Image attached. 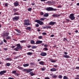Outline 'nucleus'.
Masks as SVG:
<instances>
[{"label": "nucleus", "instance_id": "nucleus-1", "mask_svg": "<svg viewBox=\"0 0 79 79\" xmlns=\"http://www.w3.org/2000/svg\"><path fill=\"white\" fill-rule=\"evenodd\" d=\"M23 24L26 26H29V25H31V24L29 23V19L24 20Z\"/></svg>", "mask_w": 79, "mask_h": 79}, {"label": "nucleus", "instance_id": "nucleus-2", "mask_svg": "<svg viewBox=\"0 0 79 79\" xmlns=\"http://www.w3.org/2000/svg\"><path fill=\"white\" fill-rule=\"evenodd\" d=\"M46 10L48 11H56V9H54L53 7H49L46 9Z\"/></svg>", "mask_w": 79, "mask_h": 79}, {"label": "nucleus", "instance_id": "nucleus-3", "mask_svg": "<svg viewBox=\"0 0 79 79\" xmlns=\"http://www.w3.org/2000/svg\"><path fill=\"white\" fill-rule=\"evenodd\" d=\"M74 14L73 13L71 14L70 15L69 18L71 19V20H74L75 19V17L74 16Z\"/></svg>", "mask_w": 79, "mask_h": 79}, {"label": "nucleus", "instance_id": "nucleus-4", "mask_svg": "<svg viewBox=\"0 0 79 79\" xmlns=\"http://www.w3.org/2000/svg\"><path fill=\"white\" fill-rule=\"evenodd\" d=\"M35 22L36 23H37L38 24H39L40 25H42L43 24V22H42L40 20H35Z\"/></svg>", "mask_w": 79, "mask_h": 79}, {"label": "nucleus", "instance_id": "nucleus-5", "mask_svg": "<svg viewBox=\"0 0 79 79\" xmlns=\"http://www.w3.org/2000/svg\"><path fill=\"white\" fill-rule=\"evenodd\" d=\"M17 47L19 49L21 50L22 49V46H21L20 44H16Z\"/></svg>", "mask_w": 79, "mask_h": 79}, {"label": "nucleus", "instance_id": "nucleus-6", "mask_svg": "<svg viewBox=\"0 0 79 79\" xmlns=\"http://www.w3.org/2000/svg\"><path fill=\"white\" fill-rule=\"evenodd\" d=\"M19 16H15V17L14 18H13V21H18L19 19Z\"/></svg>", "mask_w": 79, "mask_h": 79}, {"label": "nucleus", "instance_id": "nucleus-7", "mask_svg": "<svg viewBox=\"0 0 79 79\" xmlns=\"http://www.w3.org/2000/svg\"><path fill=\"white\" fill-rule=\"evenodd\" d=\"M14 5L15 6H18L19 5V3L18 2L16 1L14 3Z\"/></svg>", "mask_w": 79, "mask_h": 79}, {"label": "nucleus", "instance_id": "nucleus-8", "mask_svg": "<svg viewBox=\"0 0 79 79\" xmlns=\"http://www.w3.org/2000/svg\"><path fill=\"white\" fill-rule=\"evenodd\" d=\"M6 72L5 70L2 71L0 72V75H3L5 73H6Z\"/></svg>", "mask_w": 79, "mask_h": 79}, {"label": "nucleus", "instance_id": "nucleus-9", "mask_svg": "<svg viewBox=\"0 0 79 79\" xmlns=\"http://www.w3.org/2000/svg\"><path fill=\"white\" fill-rule=\"evenodd\" d=\"M60 16V15H58L56 14H53L52 15V16L54 18H55V17H56V18H57V17H59V16Z\"/></svg>", "mask_w": 79, "mask_h": 79}, {"label": "nucleus", "instance_id": "nucleus-10", "mask_svg": "<svg viewBox=\"0 0 79 79\" xmlns=\"http://www.w3.org/2000/svg\"><path fill=\"white\" fill-rule=\"evenodd\" d=\"M40 55L42 56H45L47 55V53L46 52H42L40 54Z\"/></svg>", "mask_w": 79, "mask_h": 79}, {"label": "nucleus", "instance_id": "nucleus-11", "mask_svg": "<svg viewBox=\"0 0 79 79\" xmlns=\"http://www.w3.org/2000/svg\"><path fill=\"white\" fill-rule=\"evenodd\" d=\"M9 35V33H3V35L4 37H7Z\"/></svg>", "mask_w": 79, "mask_h": 79}, {"label": "nucleus", "instance_id": "nucleus-12", "mask_svg": "<svg viewBox=\"0 0 79 79\" xmlns=\"http://www.w3.org/2000/svg\"><path fill=\"white\" fill-rule=\"evenodd\" d=\"M57 69L55 68H53L50 69L51 71H52V72L56 71H57Z\"/></svg>", "mask_w": 79, "mask_h": 79}, {"label": "nucleus", "instance_id": "nucleus-13", "mask_svg": "<svg viewBox=\"0 0 79 79\" xmlns=\"http://www.w3.org/2000/svg\"><path fill=\"white\" fill-rule=\"evenodd\" d=\"M42 43V41L38 40L36 42L35 44H41Z\"/></svg>", "mask_w": 79, "mask_h": 79}, {"label": "nucleus", "instance_id": "nucleus-14", "mask_svg": "<svg viewBox=\"0 0 79 79\" xmlns=\"http://www.w3.org/2000/svg\"><path fill=\"white\" fill-rule=\"evenodd\" d=\"M55 23H56V22L51 21L49 23V25H54V24H55Z\"/></svg>", "mask_w": 79, "mask_h": 79}, {"label": "nucleus", "instance_id": "nucleus-15", "mask_svg": "<svg viewBox=\"0 0 79 79\" xmlns=\"http://www.w3.org/2000/svg\"><path fill=\"white\" fill-rule=\"evenodd\" d=\"M32 70H33V69H27V73H30V72H31V71H32Z\"/></svg>", "mask_w": 79, "mask_h": 79}, {"label": "nucleus", "instance_id": "nucleus-16", "mask_svg": "<svg viewBox=\"0 0 79 79\" xmlns=\"http://www.w3.org/2000/svg\"><path fill=\"white\" fill-rule=\"evenodd\" d=\"M29 74L31 76H34L35 74L33 73V72H30L29 73Z\"/></svg>", "mask_w": 79, "mask_h": 79}, {"label": "nucleus", "instance_id": "nucleus-17", "mask_svg": "<svg viewBox=\"0 0 79 79\" xmlns=\"http://www.w3.org/2000/svg\"><path fill=\"white\" fill-rule=\"evenodd\" d=\"M29 66V64H23L24 67H27V66Z\"/></svg>", "mask_w": 79, "mask_h": 79}, {"label": "nucleus", "instance_id": "nucleus-18", "mask_svg": "<svg viewBox=\"0 0 79 79\" xmlns=\"http://www.w3.org/2000/svg\"><path fill=\"white\" fill-rule=\"evenodd\" d=\"M39 63V64H41V65H44V62L43 61H41Z\"/></svg>", "mask_w": 79, "mask_h": 79}, {"label": "nucleus", "instance_id": "nucleus-19", "mask_svg": "<svg viewBox=\"0 0 79 79\" xmlns=\"http://www.w3.org/2000/svg\"><path fill=\"white\" fill-rule=\"evenodd\" d=\"M49 15L48 13H46L45 14H44V15L43 16L44 17H48V16H49Z\"/></svg>", "mask_w": 79, "mask_h": 79}, {"label": "nucleus", "instance_id": "nucleus-20", "mask_svg": "<svg viewBox=\"0 0 79 79\" xmlns=\"http://www.w3.org/2000/svg\"><path fill=\"white\" fill-rule=\"evenodd\" d=\"M57 77H58V76L56 75L55 74L53 75L52 76V77L53 78H54V79H56Z\"/></svg>", "mask_w": 79, "mask_h": 79}, {"label": "nucleus", "instance_id": "nucleus-21", "mask_svg": "<svg viewBox=\"0 0 79 79\" xmlns=\"http://www.w3.org/2000/svg\"><path fill=\"white\" fill-rule=\"evenodd\" d=\"M26 29L27 31H31V27H28L26 28Z\"/></svg>", "mask_w": 79, "mask_h": 79}, {"label": "nucleus", "instance_id": "nucleus-22", "mask_svg": "<svg viewBox=\"0 0 79 79\" xmlns=\"http://www.w3.org/2000/svg\"><path fill=\"white\" fill-rule=\"evenodd\" d=\"M27 55L31 56L32 55V52H28L27 53Z\"/></svg>", "mask_w": 79, "mask_h": 79}, {"label": "nucleus", "instance_id": "nucleus-23", "mask_svg": "<svg viewBox=\"0 0 79 79\" xmlns=\"http://www.w3.org/2000/svg\"><path fill=\"white\" fill-rule=\"evenodd\" d=\"M31 44H35V41L32 40L31 41Z\"/></svg>", "mask_w": 79, "mask_h": 79}, {"label": "nucleus", "instance_id": "nucleus-24", "mask_svg": "<svg viewBox=\"0 0 79 79\" xmlns=\"http://www.w3.org/2000/svg\"><path fill=\"white\" fill-rule=\"evenodd\" d=\"M45 19H46L44 17L41 18L40 19V21H44V20H45Z\"/></svg>", "mask_w": 79, "mask_h": 79}, {"label": "nucleus", "instance_id": "nucleus-25", "mask_svg": "<svg viewBox=\"0 0 79 79\" xmlns=\"http://www.w3.org/2000/svg\"><path fill=\"white\" fill-rule=\"evenodd\" d=\"M46 69V68L45 67H43V68H41V70L42 71H45Z\"/></svg>", "mask_w": 79, "mask_h": 79}, {"label": "nucleus", "instance_id": "nucleus-26", "mask_svg": "<svg viewBox=\"0 0 79 79\" xmlns=\"http://www.w3.org/2000/svg\"><path fill=\"white\" fill-rule=\"evenodd\" d=\"M14 50H15V51H18L19 50V49L17 47L16 48H15L14 49Z\"/></svg>", "mask_w": 79, "mask_h": 79}, {"label": "nucleus", "instance_id": "nucleus-27", "mask_svg": "<svg viewBox=\"0 0 79 79\" xmlns=\"http://www.w3.org/2000/svg\"><path fill=\"white\" fill-rule=\"evenodd\" d=\"M20 42L21 43H25L26 42V40H23L20 41Z\"/></svg>", "mask_w": 79, "mask_h": 79}, {"label": "nucleus", "instance_id": "nucleus-28", "mask_svg": "<svg viewBox=\"0 0 79 79\" xmlns=\"http://www.w3.org/2000/svg\"><path fill=\"white\" fill-rule=\"evenodd\" d=\"M63 56L64 58H69V56L67 55H64Z\"/></svg>", "mask_w": 79, "mask_h": 79}, {"label": "nucleus", "instance_id": "nucleus-29", "mask_svg": "<svg viewBox=\"0 0 79 79\" xmlns=\"http://www.w3.org/2000/svg\"><path fill=\"white\" fill-rule=\"evenodd\" d=\"M11 65V64L10 63H7L6 64V66H10Z\"/></svg>", "mask_w": 79, "mask_h": 79}, {"label": "nucleus", "instance_id": "nucleus-30", "mask_svg": "<svg viewBox=\"0 0 79 79\" xmlns=\"http://www.w3.org/2000/svg\"><path fill=\"white\" fill-rule=\"evenodd\" d=\"M58 77L59 78V79H62L63 78V76H62L61 75H59Z\"/></svg>", "mask_w": 79, "mask_h": 79}, {"label": "nucleus", "instance_id": "nucleus-31", "mask_svg": "<svg viewBox=\"0 0 79 79\" xmlns=\"http://www.w3.org/2000/svg\"><path fill=\"white\" fill-rule=\"evenodd\" d=\"M50 61H51V62H52V63H55V62H56V61H57V60H49Z\"/></svg>", "mask_w": 79, "mask_h": 79}, {"label": "nucleus", "instance_id": "nucleus-32", "mask_svg": "<svg viewBox=\"0 0 79 79\" xmlns=\"http://www.w3.org/2000/svg\"><path fill=\"white\" fill-rule=\"evenodd\" d=\"M17 68L19 69H23V68L21 67L20 66H18Z\"/></svg>", "mask_w": 79, "mask_h": 79}, {"label": "nucleus", "instance_id": "nucleus-33", "mask_svg": "<svg viewBox=\"0 0 79 79\" xmlns=\"http://www.w3.org/2000/svg\"><path fill=\"white\" fill-rule=\"evenodd\" d=\"M31 47L33 49H34V48H37V46H31Z\"/></svg>", "mask_w": 79, "mask_h": 79}, {"label": "nucleus", "instance_id": "nucleus-34", "mask_svg": "<svg viewBox=\"0 0 79 79\" xmlns=\"http://www.w3.org/2000/svg\"><path fill=\"white\" fill-rule=\"evenodd\" d=\"M63 79H68V77H66V76H64L63 77Z\"/></svg>", "mask_w": 79, "mask_h": 79}, {"label": "nucleus", "instance_id": "nucleus-35", "mask_svg": "<svg viewBox=\"0 0 79 79\" xmlns=\"http://www.w3.org/2000/svg\"><path fill=\"white\" fill-rule=\"evenodd\" d=\"M13 11H14V12H16V11H18L17 9L14 8L13 9Z\"/></svg>", "mask_w": 79, "mask_h": 79}, {"label": "nucleus", "instance_id": "nucleus-36", "mask_svg": "<svg viewBox=\"0 0 79 79\" xmlns=\"http://www.w3.org/2000/svg\"><path fill=\"white\" fill-rule=\"evenodd\" d=\"M6 39H7V40H8V39H11V37L8 36L7 37H6Z\"/></svg>", "mask_w": 79, "mask_h": 79}, {"label": "nucleus", "instance_id": "nucleus-37", "mask_svg": "<svg viewBox=\"0 0 79 79\" xmlns=\"http://www.w3.org/2000/svg\"><path fill=\"white\" fill-rule=\"evenodd\" d=\"M16 70H14L12 71L13 74H16Z\"/></svg>", "mask_w": 79, "mask_h": 79}, {"label": "nucleus", "instance_id": "nucleus-38", "mask_svg": "<svg viewBox=\"0 0 79 79\" xmlns=\"http://www.w3.org/2000/svg\"><path fill=\"white\" fill-rule=\"evenodd\" d=\"M16 31H17V32H18V33H19V34H21V31H20L18 30H16Z\"/></svg>", "mask_w": 79, "mask_h": 79}, {"label": "nucleus", "instance_id": "nucleus-39", "mask_svg": "<svg viewBox=\"0 0 79 79\" xmlns=\"http://www.w3.org/2000/svg\"><path fill=\"white\" fill-rule=\"evenodd\" d=\"M42 36H40L38 37L39 39H42Z\"/></svg>", "mask_w": 79, "mask_h": 79}, {"label": "nucleus", "instance_id": "nucleus-40", "mask_svg": "<svg viewBox=\"0 0 79 79\" xmlns=\"http://www.w3.org/2000/svg\"><path fill=\"white\" fill-rule=\"evenodd\" d=\"M46 28L47 29H50V28H51V27L50 26H46Z\"/></svg>", "mask_w": 79, "mask_h": 79}, {"label": "nucleus", "instance_id": "nucleus-41", "mask_svg": "<svg viewBox=\"0 0 79 79\" xmlns=\"http://www.w3.org/2000/svg\"><path fill=\"white\" fill-rule=\"evenodd\" d=\"M42 34L43 35H47V33H46L44 32V33H42Z\"/></svg>", "mask_w": 79, "mask_h": 79}, {"label": "nucleus", "instance_id": "nucleus-42", "mask_svg": "<svg viewBox=\"0 0 79 79\" xmlns=\"http://www.w3.org/2000/svg\"><path fill=\"white\" fill-rule=\"evenodd\" d=\"M28 10L29 11H31L32 10V8H29L28 9Z\"/></svg>", "mask_w": 79, "mask_h": 79}, {"label": "nucleus", "instance_id": "nucleus-43", "mask_svg": "<svg viewBox=\"0 0 79 79\" xmlns=\"http://www.w3.org/2000/svg\"><path fill=\"white\" fill-rule=\"evenodd\" d=\"M14 15H19V13H15L14 14Z\"/></svg>", "mask_w": 79, "mask_h": 79}, {"label": "nucleus", "instance_id": "nucleus-44", "mask_svg": "<svg viewBox=\"0 0 79 79\" xmlns=\"http://www.w3.org/2000/svg\"><path fill=\"white\" fill-rule=\"evenodd\" d=\"M44 50H48V49L47 48H44Z\"/></svg>", "mask_w": 79, "mask_h": 79}, {"label": "nucleus", "instance_id": "nucleus-45", "mask_svg": "<svg viewBox=\"0 0 79 79\" xmlns=\"http://www.w3.org/2000/svg\"><path fill=\"white\" fill-rule=\"evenodd\" d=\"M8 79H15L13 77H10L8 78Z\"/></svg>", "mask_w": 79, "mask_h": 79}, {"label": "nucleus", "instance_id": "nucleus-46", "mask_svg": "<svg viewBox=\"0 0 79 79\" xmlns=\"http://www.w3.org/2000/svg\"><path fill=\"white\" fill-rule=\"evenodd\" d=\"M45 79H50V78H49L48 77H46L45 78Z\"/></svg>", "mask_w": 79, "mask_h": 79}, {"label": "nucleus", "instance_id": "nucleus-47", "mask_svg": "<svg viewBox=\"0 0 79 79\" xmlns=\"http://www.w3.org/2000/svg\"><path fill=\"white\" fill-rule=\"evenodd\" d=\"M3 41L4 42H5V43H6V42H7L6 41V40L5 39L3 40Z\"/></svg>", "mask_w": 79, "mask_h": 79}, {"label": "nucleus", "instance_id": "nucleus-48", "mask_svg": "<svg viewBox=\"0 0 79 79\" xmlns=\"http://www.w3.org/2000/svg\"><path fill=\"white\" fill-rule=\"evenodd\" d=\"M44 46L45 47H48V45L47 44H45Z\"/></svg>", "mask_w": 79, "mask_h": 79}, {"label": "nucleus", "instance_id": "nucleus-49", "mask_svg": "<svg viewBox=\"0 0 79 79\" xmlns=\"http://www.w3.org/2000/svg\"><path fill=\"white\" fill-rule=\"evenodd\" d=\"M75 69H79V67H76Z\"/></svg>", "mask_w": 79, "mask_h": 79}, {"label": "nucleus", "instance_id": "nucleus-50", "mask_svg": "<svg viewBox=\"0 0 79 79\" xmlns=\"http://www.w3.org/2000/svg\"><path fill=\"white\" fill-rule=\"evenodd\" d=\"M39 24H37L36 25V27H39Z\"/></svg>", "mask_w": 79, "mask_h": 79}, {"label": "nucleus", "instance_id": "nucleus-51", "mask_svg": "<svg viewBox=\"0 0 79 79\" xmlns=\"http://www.w3.org/2000/svg\"><path fill=\"white\" fill-rule=\"evenodd\" d=\"M27 47L28 48H31V46L30 45H29L27 46Z\"/></svg>", "mask_w": 79, "mask_h": 79}, {"label": "nucleus", "instance_id": "nucleus-52", "mask_svg": "<svg viewBox=\"0 0 79 79\" xmlns=\"http://www.w3.org/2000/svg\"><path fill=\"white\" fill-rule=\"evenodd\" d=\"M40 14L41 15H44V12H41Z\"/></svg>", "mask_w": 79, "mask_h": 79}, {"label": "nucleus", "instance_id": "nucleus-53", "mask_svg": "<svg viewBox=\"0 0 79 79\" xmlns=\"http://www.w3.org/2000/svg\"><path fill=\"white\" fill-rule=\"evenodd\" d=\"M15 75H16L17 76H19V75L18 73H16L15 74Z\"/></svg>", "mask_w": 79, "mask_h": 79}, {"label": "nucleus", "instance_id": "nucleus-54", "mask_svg": "<svg viewBox=\"0 0 79 79\" xmlns=\"http://www.w3.org/2000/svg\"><path fill=\"white\" fill-rule=\"evenodd\" d=\"M8 5V4L7 3H6L5 4V6H7Z\"/></svg>", "mask_w": 79, "mask_h": 79}, {"label": "nucleus", "instance_id": "nucleus-55", "mask_svg": "<svg viewBox=\"0 0 79 79\" xmlns=\"http://www.w3.org/2000/svg\"><path fill=\"white\" fill-rule=\"evenodd\" d=\"M17 53L16 52H14L13 53V54L14 55H15V54H16Z\"/></svg>", "mask_w": 79, "mask_h": 79}, {"label": "nucleus", "instance_id": "nucleus-56", "mask_svg": "<svg viewBox=\"0 0 79 79\" xmlns=\"http://www.w3.org/2000/svg\"><path fill=\"white\" fill-rule=\"evenodd\" d=\"M54 35H51L50 37H54Z\"/></svg>", "mask_w": 79, "mask_h": 79}, {"label": "nucleus", "instance_id": "nucleus-57", "mask_svg": "<svg viewBox=\"0 0 79 79\" xmlns=\"http://www.w3.org/2000/svg\"><path fill=\"white\" fill-rule=\"evenodd\" d=\"M64 41H65V40H67L66 39V38H64Z\"/></svg>", "mask_w": 79, "mask_h": 79}, {"label": "nucleus", "instance_id": "nucleus-58", "mask_svg": "<svg viewBox=\"0 0 79 79\" xmlns=\"http://www.w3.org/2000/svg\"><path fill=\"white\" fill-rule=\"evenodd\" d=\"M58 8H61V5H59L58 6Z\"/></svg>", "mask_w": 79, "mask_h": 79}, {"label": "nucleus", "instance_id": "nucleus-59", "mask_svg": "<svg viewBox=\"0 0 79 79\" xmlns=\"http://www.w3.org/2000/svg\"><path fill=\"white\" fill-rule=\"evenodd\" d=\"M30 64H31V65H32V64H34V63H30Z\"/></svg>", "mask_w": 79, "mask_h": 79}, {"label": "nucleus", "instance_id": "nucleus-60", "mask_svg": "<svg viewBox=\"0 0 79 79\" xmlns=\"http://www.w3.org/2000/svg\"><path fill=\"white\" fill-rule=\"evenodd\" d=\"M2 44H3V42H2L0 43V45H2Z\"/></svg>", "mask_w": 79, "mask_h": 79}, {"label": "nucleus", "instance_id": "nucleus-61", "mask_svg": "<svg viewBox=\"0 0 79 79\" xmlns=\"http://www.w3.org/2000/svg\"><path fill=\"white\" fill-rule=\"evenodd\" d=\"M46 28H47V26H46V27H43V29H46Z\"/></svg>", "mask_w": 79, "mask_h": 79}, {"label": "nucleus", "instance_id": "nucleus-62", "mask_svg": "<svg viewBox=\"0 0 79 79\" xmlns=\"http://www.w3.org/2000/svg\"><path fill=\"white\" fill-rule=\"evenodd\" d=\"M54 66L55 68H57V67H58V65H54Z\"/></svg>", "mask_w": 79, "mask_h": 79}, {"label": "nucleus", "instance_id": "nucleus-63", "mask_svg": "<svg viewBox=\"0 0 79 79\" xmlns=\"http://www.w3.org/2000/svg\"><path fill=\"white\" fill-rule=\"evenodd\" d=\"M23 71H27V69H24Z\"/></svg>", "mask_w": 79, "mask_h": 79}, {"label": "nucleus", "instance_id": "nucleus-64", "mask_svg": "<svg viewBox=\"0 0 79 79\" xmlns=\"http://www.w3.org/2000/svg\"><path fill=\"white\" fill-rule=\"evenodd\" d=\"M75 79H79V77H75Z\"/></svg>", "mask_w": 79, "mask_h": 79}]
</instances>
